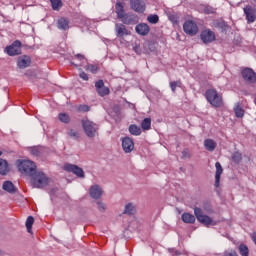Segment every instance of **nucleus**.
I'll return each mask as SVG.
<instances>
[{
    "label": "nucleus",
    "instance_id": "nucleus-9",
    "mask_svg": "<svg viewBox=\"0 0 256 256\" xmlns=\"http://www.w3.org/2000/svg\"><path fill=\"white\" fill-rule=\"evenodd\" d=\"M122 149L124 153H132L133 149H135V142L130 137H122L120 138Z\"/></svg>",
    "mask_w": 256,
    "mask_h": 256
},
{
    "label": "nucleus",
    "instance_id": "nucleus-52",
    "mask_svg": "<svg viewBox=\"0 0 256 256\" xmlns=\"http://www.w3.org/2000/svg\"><path fill=\"white\" fill-rule=\"evenodd\" d=\"M133 49H134L135 53H139V46L138 45L134 46Z\"/></svg>",
    "mask_w": 256,
    "mask_h": 256
},
{
    "label": "nucleus",
    "instance_id": "nucleus-22",
    "mask_svg": "<svg viewBox=\"0 0 256 256\" xmlns=\"http://www.w3.org/2000/svg\"><path fill=\"white\" fill-rule=\"evenodd\" d=\"M83 63H85V56L81 54L75 55L73 61H71V65L74 67H81Z\"/></svg>",
    "mask_w": 256,
    "mask_h": 256
},
{
    "label": "nucleus",
    "instance_id": "nucleus-50",
    "mask_svg": "<svg viewBox=\"0 0 256 256\" xmlns=\"http://www.w3.org/2000/svg\"><path fill=\"white\" fill-rule=\"evenodd\" d=\"M252 241L255 243V245H256V232H254L253 234H252Z\"/></svg>",
    "mask_w": 256,
    "mask_h": 256
},
{
    "label": "nucleus",
    "instance_id": "nucleus-42",
    "mask_svg": "<svg viewBox=\"0 0 256 256\" xmlns=\"http://www.w3.org/2000/svg\"><path fill=\"white\" fill-rule=\"evenodd\" d=\"M241 159H242L241 153L235 152L232 154V161H234V163H240Z\"/></svg>",
    "mask_w": 256,
    "mask_h": 256
},
{
    "label": "nucleus",
    "instance_id": "nucleus-46",
    "mask_svg": "<svg viewBox=\"0 0 256 256\" xmlns=\"http://www.w3.org/2000/svg\"><path fill=\"white\" fill-rule=\"evenodd\" d=\"M204 13H206V15H211V14L215 13V11L213 10V8L207 6L204 8Z\"/></svg>",
    "mask_w": 256,
    "mask_h": 256
},
{
    "label": "nucleus",
    "instance_id": "nucleus-29",
    "mask_svg": "<svg viewBox=\"0 0 256 256\" xmlns=\"http://www.w3.org/2000/svg\"><path fill=\"white\" fill-rule=\"evenodd\" d=\"M123 213L124 215H133V213H135L134 204L133 203L126 204Z\"/></svg>",
    "mask_w": 256,
    "mask_h": 256
},
{
    "label": "nucleus",
    "instance_id": "nucleus-51",
    "mask_svg": "<svg viewBox=\"0 0 256 256\" xmlns=\"http://www.w3.org/2000/svg\"><path fill=\"white\" fill-rule=\"evenodd\" d=\"M174 83H176V87H181L182 85L181 80L174 81Z\"/></svg>",
    "mask_w": 256,
    "mask_h": 256
},
{
    "label": "nucleus",
    "instance_id": "nucleus-11",
    "mask_svg": "<svg viewBox=\"0 0 256 256\" xmlns=\"http://www.w3.org/2000/svg\"><path fill=\"white\" fill-rule=\"evenodd\" d=\"M130 7L136 13H145L146 4L144 0H130Z\"/></svg>",
    "mask_w": 256,
    "mask_h": 256
},
{
    "label": "nucleus",
    "instance_id": "nucleus-16",
    "mask_svg": "<svg viewBox=\"0 0 256 256\" xmlns=\"http://www.w3.org/2000/svg\"><path fill=\"white\" fill-rule=\"evenodd\" d=\"M215 167H216V172H215L214 186L219 187L221 182V175H223V166H221L220 162H216Z\"/></svg>",
    "mask_w": 256,
    "mask_h": 256
},
{
    "label": "nucleus",
    "instance_id": "nucleus-44",
    "mask_svg": "<svg viewBox=\"0 0 256 256\" xmlns=\"http://www.w3.org/2000/svg\"><path fill=\"white\" fill-rule=\"evenodd\" d=\"M95 87H96V91H98L99 89L105 87V82H103V80H98L95 83Z\"/></svg>",
    "mask_w": 256,
    "mask_h": 256
},
{
    "label": "nucleus",
    "instance_id": "nucleus-27",
    "mask_svg": "<svg viewBox=\"0 0 256 256\" xmlns=\"http://www.w3.org/2000/svg\"><path fill=\"white\" fill-rule=\"evenodd\" d=\"M85 71H88L89 73H92L93 75H96V73H99V66L95 64H87L84 67Z\"/></svg>",
    "mask_w": 256,
    "mask_h": 256
},
{
    "label": "nucleus",
    "instance_id": "nucleus-17",
    "mask_svg": "<svg viewBox=\"0 0 256 256\" xmlns=\"http://www.w3.org/2000/svg\"><path fill=\"white\" fill-rule=\"evenodd\" d=\"M57 28L60 31H69V19L65 18V17H61L58 19L57 21Z\"/></svg>",
    "mask_w": 256,
    "mask_h": 256
},
{
    "label": "nucleus",
    "instance_id": "nucleus-4",
    "mask_svg": "<svg viewBox=\"0 0 256 256\" xmlns=\"http://www.w3.org/2000/svg\"><path fill=\"white\" fill-rule=\"evenodd\" d=\"M4 53H7L9 57H15L16 55H21V41L16 40L11 45L6 46Z\"/></svg>",
    "mask_w": 256,
    "mask_h": 256
},
{
    "label": "nucleus",
    "instance_id": "nucleus-19",
    "mask_svg": "<svg viewBox=\"0 0 256 256\" xmlns=\"http://www.w3.org/2000/svg\"><path fill=\"white\" fill-rule=\"evenodd\" d=\"M115 32L117 37H125V35H129V32L127 31V27L123 24H116L115 25Z\"/></svg>",
    "mask_w": 256,
    "mask_h": 256
},
{
    "label": "nucleus",
    "instance_id": "nucleus-35",
    "mask_svg": "<svg viewBox=\"0 0 256 256\" xmlns=\"http://www.w3.org/2000/svg\"><path fill=\"white\" fill-rule=\"evenodd\" d=\"M96 91H97V93H98V95H99L100 97H105V96L109 95V93H110L109 87H107V86H104V87H102V88H99V89L96 90Z\"/></svg>",
    "mask_w": 256,
    "mask_h": 256
},
{
    "label": "nucleus",
    "instance_id": "nucleus-54",
    "mask_svg": "<svg viewBox=\"0 0 256 256\" xmlns=\"http://www.w3.org/2000/svg\"><path fill=\"white\" fill-rule=\"evenodd\" d=\"M187 151H183V155H184V157H187Z\"/></svg>",
    "mask_w": 256,
    "mask_h": 256
},
{
    "label": "nucleus",
    "instance_id": "nucleus-7",
    "mask_svg": "<svg viewBox=\"0 0 256 256\" xmlns=\"http://www.w3.org/2000/svg\"><path fill=\"white\" fill-rule=\"evenodd\" d=\"M200 39L204 45H209V43H213L217 39V36L211 29H205L201 32Z\"/></svg>",
    "mask_w": 256,
    "mask_h": 256
},
{
    "label": "nucleus",
    "instance_id": "nucleus-18",
    "mask_svg": "<svg viewBox=\"0 0 256 256\" xmlns=\"http://www.w3.org/2000/svg\"><path fill=\"white\" fill-rule=\"evenodd\" d=\"M120 20L124 25H135V23H137V16L126 13Z\"/></svg>",
    "mask_w": 256,
    "mask_h": 256
},
{
    "label": "nucleus",
    "instance_id": "nucleus-2",
    "mask_svg": "<svg viewBox=\"0 0 256 256\" xmlns=\"http://www.w3.org/2000/svg\"><path fill=\"white\" fill-rule=\"evenodd\" d=\"M205 97L212 107H223V96L215 89L206 90Z\"/></svg>",
    "mask_w": 256,
    "mask_h": 256
},
{
    "label": "nucleus",
    "instance_id": "nucleus-31",
    "mask_svg": "<svg viewBox=\"0 0 256 256\" xmlns=\"http://www.w3.org/2000/svg\"><path fill=\"white\" fill-rule=\"evenodd\" d=\"M50 3L54 11H59V9L63 7V2L61 0H50Z\"/></svg>",
    "mask_w": 256,
    "mask_h": 256
},
{
    "label": "nucleus",
    "instance_id": "nucleus-26",
    "mask_svg": "<svg viewBox=\"0 0 256 256\" xmlns=\"http://www.w3.org/2000/svg\"><path fill=\"white\" fill-rule=\"evenodd\" d=\"M9 173V164L6 160L0 159V175H7Z\"/></svg>",
    "mask_w": 256,
    "mask_h": 256
},
{
    "label": "nucleus",
    "instance_id": "nucleus-14",
    "mask_svg": "<svg viewBox=\"0 0 256 256\" xmlns=\"http://www.w3.org/2000/svg\"><path fill=\"white\" fill-rule=\"evenodd\" d=\"M135 31L138 35L145 37L146 35H149L151 28H149V25L147 23H140L136 25Z\"/></svg>",
    "mask_w": 256,
    "mask_h": 256
},
{
    "label": "nucleus",
    "instance_id": "nucleus-40",
    "mask_svg": "<svg viewBox=\"0 0 256 256\" xmlns=\"http://www.w3.org/2000/svg\"><path fill=\"white\" fill-rule=\"evenodd\" d=\"M78 111L80 113H87V112L91 111V107H89V105L82 104V105L78 106Z\"/></svg>",
    "mask_w": 256,
    "mask_h": 256
},
{
    "label": "nucleus",
    "instance_id": "nucleus-36",
    "mask_svg": "<svg viewBox=\"0 0 256 256\" xmlns=\"http://www.w3.org/2000/svg\"><path fill=\"white\" fill-rule=\"evenodd\" d=\"M58 118L62 123H69V121H71V118L67 113H60Z\"/></svg>",
    "mask_w": 256,
    "mask_h": 256
},
{
    "label": "nucleus",
    "instance_id": "nucleus-21",
    "mask_svg": "<svg viewBox=\"0 0 256 256\" xmlns=\"http://www.w3.org/2000/svg\"><path fill=\"white\" fill-rule=\"evenodd\" d=\"M115 13L117 15L118 19H121L124 17L125 13V6L121 2H117L115 4Z\"/></svg>",
    "mask_w": 256,
    "mask_h": 256
},
{
    "label": "nucleus",
    "instance_id": "nucleus-28",
    "mask_svg": "<svg viewBox=\"0 0 256 256\" xmlns=\"http://www.w3.org/2000/svg\"><path fill=\"white\" fill-rule=\"evenodd\" d=\"M182 221L184 223H195V216L190 213H183L182 214Z\"/></svg>",
    "mask_w": 256,
    "mask_h": 256
},
{
    "label": "nucleus",
    "instance_id": "nucleus-12",
    "mask_svg": "<svg viewBox=\"0 0 256 256\" xmlns=\"http://www.w3.org/2000/svg\"><path fill=\"white\" fill-rule=\"evenodd\" d=\"M244 14L246 15L247 23H255L256 20V11L251 6H246L244 8Z\"/></svg>",
    "mask_w": 256,
    "mask_h": 256
},
{
    "label": "nucleus",
    "instance_id": "nucleus-10",
    "mask_svg": "<svg viewBox=\"0 0 256 256\" xmlns=\"http://www.w3.org/2000/svg\"><path fill=\"white\" fill-rule=\"evenodd\" d=\"M64 171H68V173H73L74 175L80 178L85 177V172L81 169V167L75 164H65Z\"/></svg>",
    "mask_w": 256,
    "mask_h": 256
},
{
    "label": "nucleus",
    "instance_id": "nucleus-48",
    "mask_svg": "<svg viewBox=\"0 0 256 256\" xmlns=\"http://www.w3.org/2000/svg\"><path fill=\"white\" fill-rule=\"evenodd\" d=\"M170 89L173 93H175V91L177 90V83H175L174 81L170 82Z\"/></svg>",
    "mask_w": 256,
    "mask_h": 256
},
{
    "label": "nucleus",
    "instance_id": "nucleus-53",
    "mask_svg": "<svg viewBox=\"0 0 256 256\" xmlns=\"http://www.w3.org/2000/svg\"><path fill=\"white\" fill-rule=\"evenodd\" d=\"M129 129H137V125L132 124V125L129 126Z\"/></svg>",
    "mask_w": 256,
    "mask_h": 256
},
{
    "label": "nucleus",
    "instance_id": "nucleus-55",
    "mask_svg": "<svg viewBox=\"0 0 256 256\" xmlns=\"http://www.w3.org/2000/svg\"><path fill=\"white\" fill-rule=\"evenodd\" d=\"M175 254H176V255H181V253H179V252H177V251L175 252Z\"/></svg>",
    "mask_w": 256,
    "mask_h": 256
},
{
    "label": "nucleus",
    "instance_id": "nucleus-41",
    "mask_svg": "<svg viewBox=\"0 0 256 256\" xmlns=\"http://www.w3.org/2000/svg\"><path fill=\"white\" fill-rule=\"evenodd\" d=\"M84 133L88 137L93 138L97 135V130H95V129H84Z\"/></svg>",
    "mask_w": 256,
    "mask_h": 256
},
{
    "label": "nucleus",
    "instance_id": "nucleus-39",
    "mask_svg": "<svg viewBox=\"0 0 256 256\" xmlns=\"http://www.w3.org/2000/svg\"><path fill=\"white\" fill-rule=\"evenodd\" d=\"M96 205H97V209H98V211H100V213H105V211L107 209V205H105V203H103V201H97Z\"/></svg>",
    "mask_w": 256,
    "mask_h": 256
},
{
    "label": "nucleus",
    "instance_id": "nucleus-47",
    "mask_svg": "<svg viewBox=\"0 0 256 256\" xmlns=\"http://www.w3.org/2000/svg\"><path fill=\"white\" fill-rule=\"evenodd\" d=\"M80 79H83V81H89V76L85 72H80L79 74Z\"/></svg>",
    "mask_w": 256,
    "mask_h": 256
},
{
    "label": "nucleus",
    "instance_id": "nucleus-37",
    "mask_svg": "<svg viewBox=\"0 0 256 256\" xmlns=\"http://www.w3.org/2000/svg\"><path fill=\"white\" fill-rule=\"evenodd\" d=\"M72 139H79L81 137V133L77 129H71L68 133Z\"/></svg>",
    "mask_w": 256,
    "mask_h": 256
},
{
    "label": "nucleus",
    "instance_id": "nucleus-3",
    "mask_svg": "<svg viewBox=\"0 0 256 256\" xmlns=\"http://www.w3.org/2000/svg\"><path fill=\"white\" fill-rule=\"evenodd\" d=\"M30 177L32 179V185L36 189H43V187H47V185H49V177L41 171H36Z\"/></svg>",
    "mask_w": 256,
    "mask_h": 256
},
{
    "label": "nucleus",
    "instance_id": "nucleus-49",
    "mask_svg": "<svg viewBox=\"0 0 256 256\" xmlns=\"http://www.w3.org/2000/svg\"><path fill=\"white\" fill-rule=\"evenodd\" d=\"M169 20L172 21V23H177V16L171 15V16L169 17Z\"/></svg>",
    "mask_w": 256,
    "mask_h": 256
},
{
    "label": "nucleus",
    "instance_id": "nucleus-43",
    "mask_svg": "<svg viewBox=\"0 0 256 256\" xmlns=\"http://www.w3.org/2000/svg\"><path fill=\"white\" fill-rule=\"evenodd\" d=\"M223 256H239V255H237V252L235 250L230 249V250H226Z\"/></svg>",
    "mask_w": 256,
    "mask_h": 256
},
{
    "label": "nucleus",
    "instance_id": "nucleus-24",
    "mask_svg": "<svg viewBox=\"0 0 256 256\" xmlns=\"http://www.w3.org/2000/svg\"><path fill=\"white\" fill-rule=\"evenodd\" d=\"M2 188L4 191H7V193H15V191H17V188H15V185L11 181H5Z\"/></svg>",
    "mask_w": 256,
    "mask_h": 256
},
{
    "label": "nucleus",
    "instance_id": "nucleus-23",
    "mask_svg": "<svg viewBox=\"0 0 256 256\" xmlns=\"http://www.w3.org/2000/svg\"><path fill=\"white\" fill-rule=\"evenodd\" d=\"M234 113L238 119H243V117L245 116V110L243 109V107H241V104L239 103H236L234 105Z\"/></svg>",
    "mask_w": 256,
    "mask_h": 256
},
{
    "label": "nucleus",
    "instance_id": "nucleus-33",
    "mask_svg": "<svg viewBox=\"0 0 256 256\" xmlns=\"http://www.w3.org/2000/svg\"><path fill=\"white\" fill-rule=\"evenodd\" d=\"M33 223H35V219L33 216H29L26 220V228L28 233H32Z\"/></svg>",
    "mask_w": 256,
    "mask_h": 256
},
{
    "label": "nucleus",
    "instance_id": "nucleus-15",
    "mask_svg": "<svg viewBox=\"0 0 256 256\" xmlns=\"http://www.w3.org/2000/svg\"><path fill=\"white\" fill-rule=\"evenodd\" d=\"M89 193L92 199H101L103 195V189L99 185H93L90 187Z\"/></svg>",
    "mask_w": 256,
    "mask_h": 256
},
{
    "label": "nucleus",
    "instance_id": "nucleus-56",
    "mask_svg": "<svg viewBox=\"0 0 256 256\" xmlns=\"http://www.w3.org/2000/svg\"><path fill=\"white\" fill-rule=\"evenodd\" d=\"M1 155H3V152L0 151V157H1Z\"/></svg>",
    "mask_w": 256,
    "mask_h": 256
},
{
    "label": "nucleus",
    "instance_id": "nucleus-6",
    "mask_svg": "<svg viewBox=\"0 0 256 256\" xmlns=\"http://www.w3.org/2000/svg\"><path fill=\"white\" fill-rule=\"evenodd\" d=\"M194 215L199 223H202L203 225H213V220L211 219V217L203 214V210H201V208L195 207Z\"/></svg>",
    "mask_w": 256,
    "mask_h": 256
},
{
    "label": "nucleus",
    "instance_id": "nucleus-20",
    "mask_svg": "<svg viewBox=\"0 0 256 256\" xmlns=\"http://www.w3.org/2000/svg\"><path fill=\"white\" fill-rule=\"evenodd\" d=\"M204 147L206 151H210V153H213L215 149L217 148V142L213 139H206L204 140Z\"/></svg>",
    "mask_w": 256,
    "mask_h": 256
},
{
    "label": "nucleus",
    "instance_id": "nucleus-5",
    "mask_svg": "<svg viewBox=\"0 0 256 256\" xmlns=\"http://www.w3.org/2000/svg\"><path fill=\"white\" fill-rule=\"evenodd\" d=\"M183 31L186 33V35H190V37H193L199 33V27L197 26V23L187 20L183 24Z\"/></svg>",
    "mask_w": 256,
    "mask_h": 256
},
{
    "label": "nucleus",
    "instance_id": "nucleus-13",
    "mask_svg": "<svg viewBox=\"0 0 256 256\" xmlns=\"http://www.w3.org/2000/svg\"><path fill=\"white\" fill-rule=\"evenodd\" d=\"M31 65V57L22 55L18 57L17 66L19 69H27Z\"/></svg>",
    "mask_w": 256,
    "mask_h": 256
},
{
    "label": "nucleus",
    "instance_id": "nucleus-8",
    "mask_svg": "<svg viewBox=\"0 0 256 256\" xmlns=\"http://www.w3.org/2000/svg\"><path fill=\"white\" fill-rule=\"evenodd\" d=\"M242 78L246 83L253 84L256 83V73L251 68H243L241 70Z\"/></svg>",
    "mask_w": 256,
    "mask_h": 256
},
{
    "label": "nucleus",
    "instance_id": "nucleus-34",
    "mask_svg": "<svg viewBox=\"0 0 256 256\" xmlns=\"http://www.w3.org/2000/svg\"><path fill=\"white\" fill-rule=\"evenodd\" d=\"M148 23H152V25H157L159 23V15L151 14L147 17Z\"/></svg>",
    "mask_w": 256,
    "mask_h": 256
},
{
    "label": "nucleus",
    "instance_id": "nucleus-25",
    "mask_svg": "<svg viewBox=\"0 0 256 256\" xmlns=\"http://www.w3.org/2000/svg\"><path fill=\"white\" fill-rule=\"evenodd\" d=\"M82 126L83 129H95L97 128V124H95L93 121L89 120L88 118L82 119Z\"/></svg>",
    "mask_w": 256,
    "mask_h": 256
},
{
    "label": "nucleus",
    "instance_id": "nucleus-38",
    "mask_svg": "<svg viewBox=\"0 0 256 256\" xmlns=\"http://www.w3.org/2000/svg\"><path fill=\"white\" fill-rule=\"evenodd\" d=\"M142 129H151V118H145L141 123Z\"/></svg>",
    "mask_w": 256,
    "mask_h": 256
},
{
    "label": "nucleus",
    "instance_id": "nucleus-45",
    "mask_svg": "<svg viewBox=\"0 0 256 256\" xmlns=\"http://www.w3.org/2000/svg\"><path fill=\"white\" fill-rule=\"evenodd\" d=\"M129 131L131 135H134L135 137H138V135H141V129H130Z\"/></svg>",
    "mask_w": 256,
    "mask_h": 256
},
{
    "label": "nucleus",
    "instance_id": "nucleus-32",
    "mask_svg": "<svg viewBox=\"0 0 256 256\" xmlns=\"http://www.w3.org/2000/svg\"><path fill=\"white\" fill-rule=\"evenodd\" d=\"M28 151L31 153V155H33L34 157H39V155H41V147L39 146H33V147H29Z\"/></svg>",
    "mask_w": 256,
    "mask_h": 256
},
{
    "label": "nucleus",
    "instance_id": "nucleus-1",
    "mask_svg": "<svg viewBox=\"0 0 256 256\" xmlns=\"http://www.w3.org/2000/svg\"><path fill=\"white\" fill-rule=\"evenodd\" d=\"M16 165L18 171L22 173V175H27L28 177H33L37 171V165L31 160H17Z\"/></svg>",
    "mask_w": 256,
    "mask_h": 256
},
{
    "label": "nucleus",
    "instance_id": "nucleus-30",
    "mask_svg": "<svg viewBox=\"0 0 256 256\" xmlns=\"http://www.w3.org/2000/svg\"><path fill=\"white\" fill-rule=\"evenodd\" d=\"M238 251L241 256H249V247L245 244H240L238 246Z\"/></svg>",
    "mask_w": 256,
    "mask_h": 256
}]
</instances>
